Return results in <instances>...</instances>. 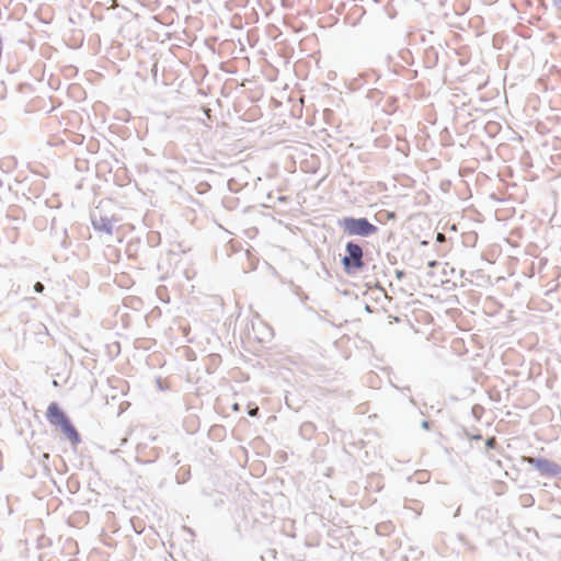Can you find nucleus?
<instances>
[{
	"label": "nucleus",
	"instance_id": "1",
	"mask_svg": "<svg viewBox=\"0 0 561 561\" xmlns=\"http://www.w3.org/2000/svg\"><path fill=\"white\" fill-rule=\"evenodd\" d=\"M339 227L347 236L368 238L378 231V227L365 217H343L339 220Z\"/></svg>",
	"mask_w": 561,
	"mask_h": 561
},
{
	"label": "nucleus",
	"instance_id": "2",
	"mask_svg": "<svg viewBox=\"0 0 561 561\" xmlns=\"http://www.w3.org/2000/svg\"><path fill=\"white\" fill-rule=\"evenodd\" d=\"M343 270L347 275H356L364 266V252L359 243L348 241L345 245V254L341 259Z\"/></svg>",
	"mask_w": 561,
	"mask_h": 561
},
{
	"label": "nucleus",
	"instance_id": "3",
	"mask_svg": "<svg viewBox=\"0 0 561 561\" xmlns=\"http://www.w3.org/2000/svg\"><path fill=\"white\" fill-rule=\"evenodd\" d=\"M528 465L534 467L541 477L559 478L561 480V466L547 458L527 457Z\"/></svg>",
	"mask_w": 561,
	"mask_h": 561
},
{
	"label": "nucleus",
	"instance_id": "4",
	"mask_svg": "<svg viewBox=\"0 0 561 561\" xmlns=\"http://www.w3.org/2000/svg\"><path fill=\"white\" fill-rule=\"evenodd\" d=\"M46 419L50 425L56 427H59L69 420L68 415L61 410L57 402L49 403L46 412Z\"/></svg>",
	"mask_w": 561,
	"mask_h": 561
},
{
	"label": "nucleus",
	"instance_id": "5",
	"mask_svg": "<svg viewBox=\"0 0 561 561\" xmlns=\"http://www.w3.org/2000/svg\"><path fill=\"white\" fill-rule=\"evenodd\" d=\"M92 226L96 231H102L107 234L113 233L114 221L111 218H107L102 215H98L96 213L91 214Z\"/></svg>",
	"mask_w": 561,
	"mask_h": 561
},
{
	"label": "nucleus",
	"instance_id": "6",
	"mask_svg": "<svg viewBox=\"0 0 561 561\" xmlns=\"http://www.w3.org/2000/svg\"><path fill=\"white\" fill-rule=\"evenodd\" d=\"M59 427L73 447H77L81 443V437L76 427L73 426V424L71 423L70 419L67 420L64 424H61Z\"/></svg>",
	"mask_w": 561,
	"mask_h": 561
},
{
	"label": "nucleus",
	"instance_id": "7",
	"mask_svg": "<svg viewBox=\"0 0 561 561\" xmlns=\"http://www.w3.org/2000/svg\"><path fill=\"white\" fill-rule=\"evenodd\" d=\"M391 529V525L388 524H378L376 526V531L379 535H386Z\"/></svg>",
	"mask_w": 561,
	"mask_h": 561
},
{
	"label": "nucleus",
	"instance_id": "8",
	"mask_svg": "<svg viewBox=\"0 0 561 561\" xmlns=\"http://www.w3.org/2000/svg\"><path fill=\"white\" fill-rule=\"evenodd\" d=\"M497 446V440L494 436L492 437H489L486 440H485V447L488 449H494L495 447Z\"/></svg>",
	"mask_w": 561,
	"mask_h": 561
},
{
	"label": "nucleus",
	"instance_id": "9",
	"mask_svg": "<svg viewBox=\"0 0 561 561\" xmlns=\"http://www.w3.org/2000/svg\"><path fill=\"white\" fill-rule=\"evenodd\" d=\"M44 289H45V286L41 282L35 283V285H34L35 293L42 294L44 291Z\"/></svg>",
	"mask_w": 561,
	"mask_h": 561
},
{
	"label": "nucleus",
	"instance_id": "10",
	"mask_svg": "<svg viewBox=\"0 0 561 561\" xmlns=\"http://www.w3.org/2000/svg\"><path fill=\"white\" fill-rule=\"evenodd\" d=\"M421 427H422L423 430H426V431H427V430H430V427H431V422H430V421H426V420L422 421V423H421Z\"/></svg>",
	"mask_w": 561,
	"mask_h": 561
},
{
	"label": "nucleus",
	"instance_id": "11",
	"mask_svg": "<svg viewBox=\"0 0 561 561\" xmlns=\"http://www.w3.org/2000/svg\"><path fill=\"white\" fill-rule=\"evenodd\" d=\"M553 4H554L556 9L558 10V12L560 13V18H561V0H553Z\"/></svg>",
	"mask_w": 561,
	"mask_h": 561
},
{
	"label": "nucleus",
	"instance_id": "12",
	"mask_svg": "<svg viewBox=\"0 0 561 561\" xmlns=\"http://www.w3.org/2000/svg\"><path fill=\"white\" fill-rule=\"evenodd\" d=\"M445 240H446V237H445V234H444V233L438 232V233L436 234V241H437V242H444Z\"/></svg>",
	"mask_w": 561,
	"mask_h": 561
},
{
	"label": "nucleus",
	"instance_id": "13",
	"mask_svg": "<svg viewBox=\"0 0 561 561\" xmlns=\"http://www.w3.org/2000/svg\"><path fill=\"white\" fill-rule=\"evenodd\" d=\"M482 410V408L480 405H474L472 407V413L476 417H479L478 416V412H480Z\"/></svg>",
	"mask_w": 561,
	"mask_h": 561
},
{
	"label": "nucleus",
	"instance_id": "14",
	"mask_svg": "<svg viewBox=\"0 0 561 561\" xmlns=\"http://www.w3.org/2000/svg\"><path fill=\"white\" fill-rule=\"evenodd\" d=\"M396 276L398 279H402L405 276V273L403 271L397 270Z\"/></svg>",
	"mask_w": 561,
	"mask_h": 561
},
{
	"label": "nucleus",
	"instance_id": "15",
	"mask_svg": "<svg viewBox=\"0 0 561 561\" xmlns=\"http://www.w3.org/2000/svg\"><path fill=\"white\" fill-rule=\"evenodd\" d=\"M257 412H259V408L251 409V410L249 411V415H251V416H255V415L257 414Z\"/></svg>",
	"mask_w": 561,
	"mask_h": 561
},
{
	"label": "nucleus",
	"instance_id": "16",
	"mask_svg": "<svg viewBox=\"0 0 561 561\" xmlns=\"http://www.w3.org/2000/svg\"><path fill=\"white\" fill-rule=\"evenodd\" d=\"M471 438L476 439V440H479V439L482 438V436H481V434H477V435H473Z\"/></svg>",
	"mask_w": 561,
	"mask_h": 561
},
{
	"label": "nucleus",
	"instance_id": "17",
	"mask_svg": "<svg viewBox=\"0 0 561 561\" xmlns=\"http://www.w3.org/2000/svg\"><path fill=\"white\" fill-rule=\"evenodd\" d=\"M278 201H279V202H287V197H286V196H279V197H278Z\"/></svg>",
	"mask_w": 561,
	"mask_h": 561
},
{
	"label": "nucleus",
	"instance_id": "18",
	"mask_svg": "<svg viewBox=\"0 0 561 561\" xmlns=\"http://www.w3.org/2000/svg\"><path fill=\"white\" fill-rule=\"evenodd\" d=\"M428 265H430L431 267H433V266H435V265H436V262H435V261H432V262H430V263H428Z\"/></svg>",
	"mask_w": 561,
	"mask_h": 561
},
{
	"label": "nucleus",
	"instance_id": "19",
	"mask_svg": "<svg viewBox=\"0 0 561 561\" xmlns=\"http://www.w3.org/2000/svg\"><path fill=\"white\" fill-rule=\"evenodd\" d=\"M410 402H411L412 404H415V401H414V399H413V398H410Z\"/></svg>",
	"mask_w": 561,
	"mask_h": 561
},
{
	"label": "nucleus",
	"instance_id": "20",
	"mask_svg": "<svg viewBox=\"0 0 561 561\" xmlns=\"http://www.w3.org/2000/svg\"><path fill=\"white\" fill-rule=\"evenodd\" d=\"M126 442H127L126 438L122 439V444L121 445H124Z\"/></svg>",
	"mask_w": 561,
	"mask_h": 561
},
{
	"label": "nucleus",
	"instance_id": "21",
	"mask_svg": "<svg viewBox=\"0 0 561 561\" xmlns=\"http://www.w3.org/2000/svg\"><path fill=\"white\" fill-rule=\"evenodd\" d=\"M459 512H460V507L457 508V512H456L455 516H457L459 514Z\"/></svg>",
	"mask_w": 561,
	"mask_h": 561
}]
</instances>
